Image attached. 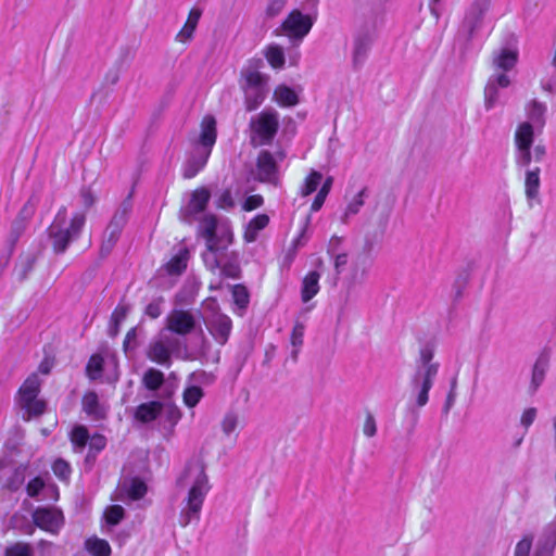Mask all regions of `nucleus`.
Instances as JSON below:
<instances>
[{"instance_id": "nucleus-25", "label": "nucleus", "mask_w": 556, "mask_h": 556, "mask_svg": "<svg viewBox=\"0 0 556 556\" xmlns=\"http://www.w3.org/2000/svg\"><path fill=\"white\" fill-rule=\"evenodd\" d=\"M189 257L188 248H179L177 253L160 269V273L165 271L169 276H180L187 268Z\"/></svg>"}, {"instance_id": "nucleus-20", "label": "nucleus", "mask_w": 556, "mask_h": 556, "mask_svg": "<svg viewBox=\"0 0 556 556\" xmlns=\"http://www.w3.org/2000/svg\"><path fill=\"white\" fill-rule=\"evenodd\" d=\"M168 327L175 333L187 334L195 329L197 320L188 311H174L168 318Z\"/></svg>"}, {"instance_id": "nucleus-18", "label": "nucleus", "mask_w": 556, "mask_h": 556, "mask_svg": "<svg viewBox=\"0 0 556 556\" xmlns=\"http://www.w3.org/2000/svg\"><path fill=\"white\" fill-rule=\"evenodd\" d=\"M200 232L205 238L206 243L214 245V242L227 241L231 243L232 233L229 230H223L217 233V218L215 215L207 214L200 222Z\"/></svg>"}, {"instance_id": "nucleus-16", "label": "nucleus", "mask_w": 556, "mask_h": 556, "mask_svg": "<svg viewBox=\"0 0 556 556\" xmlns=\"http://www.w3.org/2000/svg\"><path fill=\"white\" fill-rule=\"evenodd\" d=\"M210 199L211 193L206 188L202 187L194 190L191 193L189 203L182 210L184 220L187 223L193 222L197 215L205 211Z\"/></svg>"}, {"instance_id": "nucleus-30", "label": "nucleus", "mask_w": 556, "mask_h": 556, "mask_svg": "<svg viewBox=\"0 0 556 556\" xmlns=\"http://www.w3.org/2000/svg\"><path fill=\"white\" fill-rule=\"evenodd\" d=\"M320 274L317 270H311L302 280L301 300L304 303L311 301L319 292Z\"/></svg>"}, {"instance_id": "nucleus-39", "label": "nucleus", "mask_w": 556, "mask_h": 556, "mask_svg": "<svg viewBox=\"0 0 556 556\" xmlns=\"http://www.w3.org/2000/svg\"><path fill=\"white\" fill-rule=\"evenodd\" d=\"M274 98L282 106H293L299 102L295 91L286 85H280L275 89Z\"/></svg>"}, {"instance_id": "nucleus-21", "label": "nucleus", "mask_w": 556, "mask_h": 556, "mask_svg": "<svg viewBox=\"0 0 556 556\" xmlns=\"http://www.w3.org/2000/svg\"><path fill=\"white\" fill-rule=\"evenodd\" d=\"M219 271L220 276L225 278L240 279L242 271L239 253L236 251H228V248H225L220 261Z\"/></svg>"}, {"instance_id": "nucleus-47", "label": "nucleus", "mask_w": 556, "mask_h": 556, "mask_svg": "<svg viewBox=\"0 0 556 556\" xmlns=\"http://www.w3.org/2000/svg\"><path fill=\"white\" fill-rule=\"evenodd\" d=\"M323 180V175L317 170H312L301 187V195L307 197L315 192Z\"/></svg>"}, {"instance_id": "nucleus-40", "label": "nucleus", "mask_w": 556, "mask_h": 556, "mask_svg": "<svg viewBox=\"0 0 556 556\" xmlns=\"http://www.w3.org/2000/svg\"><path fill=\"white\" fill-rule=\"evenodd\" d=\"M547 367H548V357L544 354L540 355L533 366V371H532L531 387H532L533 391H536L538 388L544 381Z\"/></svg>"}, {"instance_id": "nucleus-28", "label": "nucleus", "mask_w": 556, "mask_h": 556, "mask_svg": "<svg viewBox=\"0 0 556 556\" xmlns=\"http://www.w3.org/2000/svg\"><path fill=\"white\" fill-rule=\"evenodd\" d=\"M41 381L37 374L29 375L18 390V404L23 402H31L38 397Z\"/></svg>"}, {"instance_id": "nucleus-52", "label": "nucleus", "mask_w": 556, "mask_h": 556, "mask_svg": "<svg viewBox=\"0 0 556 556\" xmlns=\"http://www.w3.org/2000/svg\"><path fill=\"white\" fill-rule=\"evenodd\" d=\"M125 517V509L119 505H112L104 513L105 522L109 526L118 525Z\"/></svg>"}, {"instance_id": "nucleus-9", "label": "nucleus", "mask_w": 556, "mask_h": 556, "mask_svg": "<svg viewBox=\"0 0 556 556\" xmlns=\"http://www.w3.org/2000/svg\"><path fill=\"white\" fill-rule=\"evenodd\" d=\"M375 41V26L364 24L353 34L352 65L358 71L365 64Z\"/></svg>"}, {"instance_id": "nucleus-45", "label": "nucleus", "mask_w": 556, "mask_h": 556, "mask_svg": "<svg viewBox=\"0 0 556 556\" xmlns=\"http://www.w3.org/2000/svg\"><path fill=\"white\" fill-rule=\"evenodd\" d=\"M233 303L240 311V315L247 309L250 302V294L243 285H235L231 290Z\"/></svg>"}, {"instance_id": "nucleus-37", "label": "nucleus", "mask_w": 556, "mask_h": 556, "mask_svg": "<svg viewBox=\"0 0 556 556\" xmlns=\"http://www.w3.org/2000/svg\"><path fill=\"white\" fill-rule=\"evenodd\" d=\"M132 210L131 194H129L118 206L114 213L110 224L124 229L128 222L129 214Z\"/></svg>"}, {"instance_id": "nucleus-34", "label": "nucleus", "mask_w": 556, "mask_h": 556, "mask_svg": "<svg viewBox=\"0 0 556 556\" xmlns=\"http://www.w3.org/2000/svg\"><path fill=\"white\" fill-rule=\"evenodd\" d=\"M122 231L123 228L109 223L104 231L103 240L100 248V253L102 256H108L112 252L113 248L115 247L121 237Z\"/></svg>"}, {"instance_id": "nucleus-31", "label": "nucleus", "mask_w": 556, "mask_h": 556, "mask_svg": "<svg viewBox=\"0 0 556 556\" xmlns=\"http://www.w3.org/2000/svg\"><path fill=\"white\" fill-rule=\"evenodd\" d=\"M106 446V438L102 434L96 433L91 437L88 443V453L85 457V466L91 469L96 464L97 457Z\"/></svg>"}, {"instance_id": "nucleus-58", "label": "nucleus", "mask_w": 556, "mask_h": 556, "mask_svg": "<svg viewBox=\"0 0 556 556\" xmlns=\"http://www.w3.org/2000/svg\"><path fill=\"white\" fill-rule=\"evenodd\" d=\"M287 3L288 0H268L265 10L266 17L273 18L279 15Z\"/></svg>"}, {"instance_id": "nucleus-8", "label": "nucleus", "mask_w": 556, "mask_h": 556, "mask_svg": "<svg viewBox=\"0 0 556 556\" xmlns=\"http://www.w3.org/2000/svg\"><path fill=\"white\" fill-rule=\"evenodd\" d=\"M533 125L522 122L515 132V162L518 167H529L532 162V147L534 143Z\"/></svg>"}, {"instance_id": "nucleus-4", "label": "nucleus", "mask_w": 556, "mask_h": 556, "mask_svg": "<svg viewBox=\"0 0 556 556\" xmlns=\"http://www.w3.org/2000/svg\"><path fill=\"white\" fill-rule=\"evenodd\" d=\"M249 127L250 141L253 147L269 146L279 129V114L273 108H265L261 113L251 117Z\"/></svg>"}, {"instance_id": "nucleus-10", "label": "nucleus", "mask_w": 556, "mask_h": 556, "mask_svg": "<svg viewBox=\"0 0 556 556\" xmlns=\"http://www.w3.org/2000/svg\"><path fill=\"white\" fill-rule=\"evenodd\" d=\"M490 7L491 0H473L467 8L459 28V31L465 34L467 42H470L477 31L481 29Z\"/></svg>"}, {"instance_id": "nucleus-5", "label": "nucleus", "mask_w": 556, "mask_h": 556, "mask_svg": "<svg viewBox=\"0 0 556 556\" xmlns=\"http://www.w3.org/2000/svg\"><path fill=\"white\" fill-rule=\"evenodd\" d=\"M179 381V376L175 371L165 376L160 369L150 367L141 377V387L150 393L151 397L168 401L177 391Z\"/></svg>"}, {"instance_id": "nucleus-57", "label": "nucleus", "mask_w": 556, "mask_h": 556, "mask_svg": "<svg viewBox=\"0 0 556 556\" xmlns=\"http://www.w3.org/2000/svg\"><path fill=\"white\" fill-rule=\"evenodd\" d=\"M45 486V480L41 477H35L26 485L27 495L29 497L37 498Z\"/></svg>"}, {"instance_id": "nucleus-22", "label": "nucleus", "mask_w": 556, "mask_h": 556, "mask_svg": "<svg viewBox=\"0 0 556 556\" xmlns=\"http://www.w3.org/2000/svg\"><path fill=\"white\" fill-rule=\"evenodd\" d=\"M546 112L547 105L535 99L526 105L527 122L531 123L539 132L542 131L546 124Z\"/></svg>"}, {"instance_id": "nucleus-6", "label": "nucleus", "mask_w": 556, "mask_h": 556, "mask_svg": "<svg viewBox=\"0 0 556 556\" xmlns=\"http://www.w3.org/2000/svg\"><path fill=\"white\" fill-rule=\"evenodd\" d=\"M309 5L312 11L306 14L298 9L292 10L280 26L282 33L293 45H299L303 41L317 20V0H311Z\"/></svg>"}, {"instance_id": "nucleus-24", "label": "nucleus", "mask_w": 556, "mask_h": 556, "mask_svg": "<svg viewBox=\"0 0 556 556\" xmlns=\"http://www.w3.org/2000/svg\"><path fill=\"white\" fill-rule=\"evenodd\" d=\"M525 173V193L529 205L532 201H539L540 187H541V169L540 167L529 168L526 167Z\"/></svg>"}, {"instance_id": "nucleus-38", "label": "nucleus", "mask_w": 556, "mask_h": 556, "mask_svg": "<svg viewBox=\"0 0 556 556\" xmlns=\"http://www.w3.org/2000/svg\"><path fill=\"white\" fill-rule=\"evenodd\" d=\"M201 17V11L198 9H192L189 13L188 20L179 34L177 35V39L181 42H186L187 40L192 38L193 31L198 25V22Z\"/></svg>"}, {"instance_id": "nucleus-42", "label": "nucleus", "mask_w": 556, "mask_h": 556, "mask_svg": "<svg viewBox=\"0 0 556 556\" xmlns=\"http://www.w3.org/2000/svg\"><path fill=\"white\" fill-rule=\"evenodd\" d=\"M20 406L24 410V419L26 420L41 416L46 410V402L38 397H35L31 402L20 403Z\"/></svg>"}, {"instance_id": "nucleus-50", "label": "nucleus", "mask_w": 556, "mask_h": 556, "mask_svg": "<svg viewBox=\"0 0 556 556\" xmlns=\"http://www.w3.org/2000/svg\"><path fill=\"white\" fill-rule=\"evenodd\" d=\"M367 189L363 188L354 199L349 203L345 213L342 217L343 223H348V219L351 215H355L359 212L362 206L364 205V198L366 197Z\"/></svg>"}, {"instance_id": "nucleus-2", "label": "nucleus", "mask_w": 556, "mask_h": 556, "mask_svg": "<svg viewBox=\"0 0 556 556\" xmlns=\"http://www.w3.org/2000/svg\"><path fill=\"white\" fill-rule=\"evenodd\" d=\"M216 119L213 115H205L201 122V131L194 143V150L184 164L182 176L185 178H193L204 168L216 143Z\"/></svg>"}, {"instance_id": "nucleus-11", "label": "nucleus", "mask_w": 556, "mask_h": 556, "mask_svg": "<svg viewBox=\"0 0 556 556\" xmlns=\"http://www.w3.org/2000/svg\"><path fill=\"white\" fill-rule=\"evenodd\" d=\"M178 345V340L169 336H161L149 343L147 357L166 368L172 365V355Z\"/></svg>"}, {"instance_id": "nucleus-43", "label": "nucleus", "mask_w": 556, "mask_h": 556, "mask_svg": "<svg viewBox=\"0 0 556 556\" xmlns=\"http://www.w3.org/2000/svg\"><path fill=\"white\" fill-rule=\"evenodd\" d=\"M127 312L128 309L124 305H117L116 308L113 311L108 330L110 337L114 338L118 334L121 324L126 318Z\"/></svg>"}, {"instance_id": "nucleus-49", "label": "nucleus", "mask_w": 556, "mask_h": 556, "mask_svg": "<svg viewBox=\"0 0 556 556\" xmlns=\"http://www.w3.org/2000/svg\"><path fill=\"white\" fill-rule=\"evenodd\" d=\"M126 492L130 500L138 501L146 495L147 485L141 479L134 478L126 486Z\"/></svg>"}, {"instance_id": "nucleus-60", "label": "nucleus", "mask_w": 556, "mask_h": 556, "mask_svg": "<svg viewBox=\"0 0 556 556\" xmlns=\"http://www.w3.org/2000/svg\"><path fill=\"white\" fill-rule=\"evenodd\" d=\"M532 541V535H526L522 540H520L516 545L514 556H530Z\"/></svg>"}, {"instance_id": "nucleus-35", "label": "nucleus", "mask_w": 556, "mask_h": 556, "mask_svg": "<svg viewBox=\"0 0 556 556\" xmlns=\"http://www.w3.org/2000/svg\"><path fill=\"white\" fill-rule=\"evenodd\" d=\"M210 349L211 343L205 338L203 330L200 329V332L194 337V344L186 350V357L189 359H199L205 356Z\"/></svg>"}, {"instance_id": "nucleus-12", "label": "nucleus", "mask_w": 556, "mask_h": 556, "mask_svg": "<svg viewBox=\"0 0 556 556\" xmlns=\"http://www.w3.org/2000/svg\"><path fill=\"white\" fill-rule=\"evenodd\" d=\"M256 179L277 186L279 182L278 164L268 150H262L256 160Z\"/></svg>"}, {"instance_id": "nucleus-36", "label": "nucleus", "mask_w": 556, "mask_h": 556, "mask_svg": "<svg viewBox=\"0 0 556 556\" xmlns=\"http://www.w3.org/2000/svg\"><path fill=\"white\" fill-rule=\"evenodd\" d=\"M88 429L85 426H76L71 431V442L76 453H81L90 442Z\"/></svg>"}, {"instance_id": "nucleus-64", "label": "nucleus", "mask_w": 556, "mask_h": 556, "mask_svg": "<svg viewBox=\"0 0 556 556\" xmlns=\"http://www.w3.org/2000/svg\"><path fill=\"white\" fill-rule=\"evenodd\" d=\"M264 199L260 194H252L245 198L243 202V210L245 211H253L255 208H258L263 205Z\"/></svg>"}, {"instance_id": "nucleus-29", "label": "nucleus", "mask_w": 556, "mask_h": 556, "mask_svg": "<svg viewBox=\"0 0 556 556\" xmlns=\"http://www.w3.org/2000/svg\"><path fill=\"white\" fill-rule=\"evenodd\" d=\"M83 409L94 420H102L106 416L105 408L100 404L98 394L94 391L87 392L83 397Z\"/></svg>"}, {"instance_id": "nucleus-48", "label": "nucleus", "mask_w": 556, "mask_h": 556, "mask_svg": "<svg viewBox=\"0 0 556 556\" xmlns=\"http://www.w3.org/2000/svg\"><path fill=\"white\" fill-rule=\"evenodd\" d=\"M103 363L104 361L101 355L93 354L90 356L86 366V371L91 380H96L101 376L103 371Z\"/></svg>"}, {"instance_id": "nucleus-33", "label": "nucleus", "mask_w": 556, "mask_h": 556, "mask_svg": "<svg viewBox=\"0 0 556 556\" xmlns=\"http://www.w3.org/2000/svg\"><path fill=\"white\" fill-rule=\"evenodd\" d=\"M269 224V216L267 214H257L247 225L244 231V240L247 242L256 241L261 230Z\"/></svg>"}, {"instance_id": "nucleus-19", "label": "nucleus", "mask_w": 556, "mask_h": 556, "mask_svg": "<svg viewBox=\"0 0 556 556\" xmlns=\"http://www.w3.org/2000/svg\"><path fill=\"white\" fill-rule=\"evenodd\" d=\"M556 547V515L555 518L547 523L536 543L534 556H553Z\"/></svg>"}, {"instance_id": "nucleus-13", "label": "nucleus", "mask_w": 556, "mask_h": 556, "mask_svg": "<svg viewBox=\"0 0 556 556\" xmlns=\"http://www.w3.org/2000/svg\"><path fill=\"white\" fill-rule=\"evenodd\" d=\"M34 523L50 533H58L64 525L61 510L49 507H38L33 513Z\"/></svg>"}, {"instance_id": "nucleus-23", "label": "nucleus", "mask_w": 556, "mask_h": 556, "mask_svg": "<svg viewBox=\"0 0 556 556\" xmlns=\"http://www.w3.org/2000/svg\"><path fill=\"white\" fill-rule=\"evenodd\" d=\"M434 349L431 344L427 343L419 351V356L416 359L415 372H431L438 375L440 364L433 362Z\"/></svg>"}, {"instance_id": "nucleus-63", "label": "nucleus", "mask_w": 556, "mask_h": 556, "mask_svg": "<svg viewBox=\"0 0 556 556\" xmlns=\"http://www.w3.org/2000/svg\"><path fill=\"white\" fill-rule=\"evenodd\" d=\"M216 205L219 208L229 210L233 207L235 202L230 190H224L216 200Z\"/></svg>"}, {"instance_id": "nucleus-56", "label": "nucleus", "mask_w": 556, "mask_h": 556, "mask_svg": "<svg viewBox=\"0 0 556 556\" xmlns=\"http://www.w3.org/2000/svg\"><path fill=\"white\" fill-rule=\"evenodd\" d=\"M33 549L26 543H15L5 548L4 556H31Z\"/></svg>"}, {"instance_id": "nucleus-27", "label": "nucleus", "mask_w": 556, "mask_h": 556, "mask_svg": "<svg viewBox=\"0 0 556 556\" xmlns=\"http://www.w3.org/2000/svg\"><path fill=\"white\" fill-rule=\"evenodd\" d=\"M164 403L160 400L140 404L135 412V418L143 424L155 420L163 412Z\"/></svg>"}, {"instance_id": "nucleus-55", "label": "nucleus", "mask_w": 556, "mask_h": 556, "mask_svg": "<svg viewBox=\"0 0 556 556\" xmlns=\"http://www.w3.org/2000/svg\"><path fill=\"white\" fill-rule=\"evenodd\" d=\"M52 470L53 473L62 481L68 480L72 473L70 464L62 458H58L56 460H54L52 465Z\"/></svg>"}, {"instance_id": "nucleus-14", "label": "nucleus", "mask_w": 556, "mask_h": 556, "mask_svg": "<svg viewBox=\"0 0 556 556\" xmlns=\"http://www.w3.org/2000/svg\"><path fill=\"white\" fill-rule=\"evenodd\" d=\"M509 85L510 79L504 73L494 74L489 78L484 88V108L486 111H491L501 103L500 89L507 88Z\"/></svg>"}, {"instance_id": "nucleus-1", "label": "nucleus", "mask_w": 556, "mask_h": 556, "mask_svg": "<svg viewBox=\"0 0 556 556\" xmlns=\"http://www.w3.org/2000/svg\"><path fill=\"white\" fill-rule=\"evenodd\" d=\"M186 475L192 477L193 481L179 514L178 521L182 528L200 520L204 500L211 490L203 462L190 460L186 466Z\"/></svg>"}, {"instance_id": "nucleus-51", "label": "nucleus", "mask_w": 556, "mask_h": 556, "mask_svg": "<svg viewBox=\"0 0 556 556\" xmlns=\"http://www.w3.org/2000/svg\"><path fill=\"white\" fill-rule=\"evenodd\" d=\"M25 466H18L14 469L13 473L7 481V486L10 491L16 492L25 482Z\"/></svg>"}, {"instance_id": "nucleus-54", "label": "nucleus", "mask_w": 556, "mask_h": 556, "mask_svg": "<svg viewBox=\"0 0 556 556\" xmlns=\"http://www.w3.org/2000/svg\"><path fill=\"white\" fill-rule=\"evenodd\" d=\"M26 227H27V224L17 218H15L12 222L10 235H9V242H10L11 250L14 249L16 242L18 241V239L25 231Z\"/></svg>"}, {"instance_id": "nucleus-53", "label": "nucleus", "mask_w": 556, "mask_h": 556, "mask_svg": "<svg viewBox=\"0 0 556 556\" xmlns=\"http://www.w3.org/2000/svg\"><path fill=\"white\" fill-rule=\"evenodd\" d=\"M304 326L300 323H296L291 332V344L295 350L292 351V358L295 361L298 357V349L303 344L304 338Z\"/></svg>"}, {"instance_id": "nucleus-46", "label": "nucleus", "mask_w": 556, "mask_h": 556, "mask_svg": "<svg viewBox=\"0 0 556 556\" xmlns=\"http://www.w3.org/2000/svg\"><path fill=\"white\" fill-rule=\"evenodd\" d=\"M203 396H204L203 389L199 386H193V384L187 386L186 389L184 390V394H182L184 403L189 408L195 407L200 403V401L202 400Z\"/></svg>"}, {"instance_id": "nucleus-15", "label": "nucleus", "mask_w": 556, "mask_h": 556, "mask_svg": "<svg viewBox=\"0 0 556 556\" xmlns=\"http://www.w3.org/2000/svg\"><path fill=\"white\" fill-rule=\"evenodd\" d=\"M437 375L431 372H414L410 378V387L416 392V404L424 407L429 401V391L431 390Z\"/></svg>"}, {"instance_id": "nucleus-26", "label": "nucleus", "mask_w": 556, "mask_h": 556, "mask_svg": "<svg viewBox=\"0 0 556 556\" xmlns=\"http://www.w3.org/2000/svg\"><path fill=\"white\" fill-rule=\"evenodd\" d=\"M229 244L227 241L214 242V245L206 243V251L203 252L202 258L208 270L214 273L219 269L223 252Z\"/></svg>"}, {"instance_id": "nucleus-44", "label": "nucleus", "mask_w": 556, "mask_h": 556, "mask_svg": "<svg viewBox=\"0 0 556 556\" xmlns=\"http://www.w3.org/2000/svg\"><path fill=\"white\" fill-rule=\"evenodd\" d=\"M265 56L274 68H282L286 62L285 51L278 45H269L266 49Z\"/></svg>"}, {"instance_id": "nucleus-59", "label": "nucleus", "mask_w": 556, "mask_h": 556, "mask_svg": "<svg viewBox=\"0 0 556 556\" xmlns=\"http://www.w3.org/2000/svg\"><path fill=\"white\" fill-rule=\"evenodd\" d=\"M164 299L162 296L155 298L146 307V314L151 318H157L163 312Z\"/></svg>"}, {"instance_id": "nucleus-3", "label": "nucleus", "mask_w": 556, "mask_h": 556, "mask_svg": "<svg viewBox=\"0 0 556 556\" xmlns=\"http://www.w3.org/2000/svg\"><path fill=\"white\" fill-rule=\"evenodd\" d=\"M85 224L86 215L84 213H76L67 225V208L66 206H61L48 228L53 252L55 254L65 253L70 244L80 237Z\"/></svg>"}, {"instance_id": "nucleus-61", "label": "nucleus", "mask_w": 556, "mask_h": 556, "mask_svg": "<svg viewBox=\"0 0 556 556\" xmlns=\"http://www.w3.org/2000/svg\"><path fill=\"white\" fill-rule=\"evenodd\" d=\"M469 275L467 273L458 275L455 279L453 289H454V300L458 301L463 296V292L467 286Z\"/></svg>"}, {"instance_id": "nucleus-7", "label": "nucleus", "mask_w": 556, "mask_h": 556, "mask_svg": "<svg viewBox=\"0 0 556 556\" xmlns=\"http://www.w3.org/2000/svg\"><path fill=\"white\" fill-rule=\"evenodd\" d=\"M244 83L241 85L244 92V104L249 112L256 110L268 93V76L257 71L242 72Z\"/></svg>"}, {"instance_id": "nucleus-17", "label": "nucleus", "mask_w": 556, "mask_h": 556, "mask_svg": "<svg viewBox=\"0 0 556 556\" xmlns=\"http://www.w3.org/2000/svg\"><path fill=\"white\" fill-rule=\"evenodd\" d=\"M206 328L217 343L225 345L232 329V321L225 314H215L206 321Z\"/></svg>"}, {"instance_id": "nucleus-62", "label": "nucleus", "mask_w": 556, "mask_h": 556, "mask_svg": "<svg viewBox=\"0 0 556 556\" xmlns=\"http://www.w3.org/2000/svg\"><path fill=\"white\" fill-rule=\"evenodd\" d=\"M166 420L174 427L179 419L181 418V413L178 407L170 405V404H164Z\"/></svg>"}, {"instance_id": "nucleus-32", "label": "nucleus", "mask_w": 556, "mask_h": 556, "mask_svg": "<svg viewBox=\"0 0 556 556\" xmlns=\"http://www.w3.org/2000/svg\"><path fill=\"white\" fill-rule=\"evenodd\" d=\"M518 61V52L508 48H503L498 52H494L493 64L496 68L510 71Z\"/></svg>"}, {"instance_id": "nucleus-41", "label": "nucleus", "mask_w": 556, "mask_h": 556, "mask_svg": "<svg viewBox=\"0 0 556 556\" xmlns=\"http://www.w3.org/2000/svg\"><path fill=\"white\" fill-rule=\"evenodd\" d=\"M85 547L92 556H110L112 552L109 542L97 536L87 539Z\"/></svg>"}]
</instances>
